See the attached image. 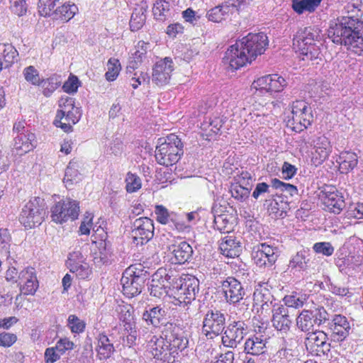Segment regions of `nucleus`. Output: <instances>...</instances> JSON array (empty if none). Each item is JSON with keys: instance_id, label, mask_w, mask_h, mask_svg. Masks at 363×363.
<instances>
[{"instance_id": "nucleus-1", "label": "nucleus", "mask_w": 363, "mask_h": 363, "mask_svg": "<svg viewBox=\"0 0 363 363\" xmlns=\"http://www.w3.org/2000/svg\"><path fill=\"white\" fill-rule=\"evenodd\" d=\"M148 338L147 346L154 358L167 363L174 361L172 353L184 350L189 343L182 326L171 321L164 325L161 336L149 335Z\"/></svg>"}, {"instance_id": "nucleus-2", "label": "nucleus", "mask_w": 363, "mask_h": 363, "mask_svg": "<svg viewBox=\"0 0 363 363\" xmlns=\"http://www.w3.org/2000/svg\"><path fill=\"white\" fill-rule=\"evenodd\" d=\"M362 9L363 4L361 2L349 3L345 7L349 15L338 18L337 22L330 24L328 35L334 43L345 46L347 33L350 34V32L346 33V30L362 33L359 28L362 25L360 18L363 14Z\"/></svg>"}, {"instance_id": "nucleus-3", "label": "nucleus", "mask_w": 363, "mask_h": 363, "mask_svg": "<svg viewBox=\"0 0 363 363\" xmlns=\"http://www.w3.org/2000/svg\"><path fill=\"white\" fill-rule=\"evenodd\" d=\"M183 153L181 139L172 133L166 138H159L155 157L158 164L168 167L176 164Z\"/></svg>"}, {"instance_id": "nucleus-4", "label": "nucleus", "mask_w": 363, "mask_h": 363, "mask_svg": "<svg viewBox=\"0 0 363 363\" xmlns=\"http://www.w3.org/2000/svg\"><path fill=\"white\" fill-rule=\"evenodd\" d=\"M330 314L323 306L303 309L296 318L298 330L308 334L314 330V326H320L329 320Z\"/></svg>"}, {"instance_id": "nucleus-5", "label": "nucleus", "mask_w": 363, "mask_h": 363, "mask_svg": "<svg viewBox=\"0 0 363 363\" xmlns=\"http://www.w3.org/2000/svg\"><path fill=\"white\" fill-rule=\"evenodd\" d=\"M45 214L44 200L40 197H35L23 207L19 220L25 228H32L42 223Z\"/></svg>"}, {"instance_id": "nucleus-6", "label": "nucleus", "mask_w": 363, "mask_h": 363, "mask_svg": "<svg viewBox=\"0 0 363 363\" xmlns=\"http://www.w3.org/2000/svg\"><path fill=\"white\" fill-rule=\"evenodd\" d=\"M291 125L296 132L306 129L313 121L311 107L303 100L294 101L291 106Z\"/></svg>"}, {"instance_id": "nucleus-7", "label": "nucleus", "mask_w": 363, "mask_h": 363, "mask_svg": "<svg viewBox=\"0 0 363 363\" xmlns=\"http://www.w3.org/2000/svg\"><path fill=\"white\" fill-rule=\"evenodd\" d=\"M225 315L220 310H208L203 320V333L208 339L221 335L225 328Z\"/></svg>"}, {"instance_id": "nucleus-8", "label": "nucleus", "mask_w": 363, "mask_h": 363, "mask_svg": "<svg viewBox=\"0 0 363 363\" xmlns=\"http://www.w3.org/2000/svg\"><path fill=\"white\" fill-rule=\"evenodd\" d=\"M248 327L242 320H234L225 326L221 337L222 344L227 347L235 349L247 334Z\"/></svg>"}, {"instance_id": "nucleus-9", "label": "nucleus", "mask_w": 363, "mask_h": 363, "mask_svg": "<svg viewBox=\"0 0 363 363\" xmlns=\"http://www.w3.org/2000/svg\"><path fill=\"white\" fill-rule=\"evenodd\" d=\"M79 212V202L67 199L60 201L51 208L52 220L57 223H62L69 219L75 220Z\"/></svg>"}, {"instance_id": "nucleus-10", "label": "nucleus", "mask_w": 363, "mask_h": 363, "mask_svg": "<svg viewBox=\"0 0 363 363\" xmlns=\"http://www.w3.org/2000/svg\"><path fill=\"white\" fill-rule=\"evenodd\" d=\"M239 40L240 47H244L251 61L263 54L269 43L267 36L264 33H249Z\"/></svg>"}, {"instance_id": "nucleus-11", "label": "nucleus", "mask_w": 363, "mask_h": 363, "mask_svg": "<svg viewBox=\"0 0 363 363\" xmlns=\"http://www.w3.org/2000/svg\"><path fill=\"white\" fill-rule=\"evenodd\" d=\"M305 344L307 350L315 356L326 355L330 351L328 335L323 330H315L306 334Z\"/></svg>"}, {"instance_id": "nucleus-12", "label": "nucleus", "mask_w": 363, "mask_h": 363, "mask_svg": "<svg viewBox=\"0 0 363 363\" xmlns=\"http://www.w3.org/2000/svg\"><path fill=\"white\" fill-rule=\"evenodd\" d=\"M154 235L153 221L147 217H141L135 220L133 224L131 236L135 245H143Z\"/></svg>"}, {"instance_id": "nucleus-13", "label": "nucleus", "mask_w": 363, "mask_h": 363, "mask_svg": "<svg viewBox=\"0 0 363 363\" xmlns=\"http://www.w3.org/2000/svg\"><path fill=\"white\" fill-rule=\"evenodd\" d=\"M324 206L332 213L339 214L345 206L342 194L334 186H326L320 191Z\"/></svg>"}, {"instance_id": "nucleus-14", "label": "nucleus", "mask_w": 363, "mask_h": 363, "mask_svg": "<svg viewBox=\"0 0 363 363\" xmlns=\"http://www.w3.org/2000/svg\"><path fill=\"white\" fill-rule=\"evenodd\" d=\"M286 84L285 79L277 74L261 77L252 83L253 87L261 93L280 92Z\"/></svg>"}, {"instance_id": "nucleus-15", "label": "nucleus", "mask_w": 363, "mask_h": 363, "mask_svg": "<svg viewBox=\"0 0 363 363\" xmlns=\"http://www.w3.org/2000/svg\"><path fill=\"white\" fill-rule=\"evenodd\" d=\"M169 308L163 304L148 305L142 314V319L147 325L158 328L167 323Z\"/></svg>"}, {"instance_id": "nucleus-16", "label": "nucleus", "mask_w": 363, "mask_h": 363, "mask_svg": "<svg viewBox=\"0 0 363 363\" xmlns=\"http://www.w3.org/2000/svg\"><path fill=\"white\" fill-rule=\"evenodd\" d=\"M240 41L238 40L231 45L223 57V62L229 64L230 67L235 70L252 62L244 47H240Z\"/></svg>"}, {"instance_id": "nucleus-17", "label": "nucleus", "mask_w": 363, "mask_h": 363, "mask_svg": "<svg viewBox=\"0 0 363 363\" xmlns=\"http://www.w3.org/2000/svg\"><path fill=\"white\" fill-rule=\"evenodd\" d=\"M272 326L282 335H286L293 325V318L289 315V308L284 305L274 306L272 311Z\"/></svg>"}, {"instance_id": "nucleus-18", "label": "nucleus", "mask_w": 363, "mask_h": 363, "mask_svg": "<svg viewBox=\"0 0 363 363\" xmlns=\"http://www.w3.org/2000/svg\"><path fill=\"white\" fill-rule=\"evenodd\" d=\"M221 289L226 301L230 304L239 303L245 296L242 284L233 277H228L222 281Z\"/></svg>"}, {"instance_id": "nucleus-19", "label": "nucleus", "mask_w": 363, "mask_h": 363, "mask_svg": "<svg viewBox=\"0 0 363 363\" xmlns=\"http://www.w3.org/2000/svg\"><path fill=\"white\" fill-rule=\"evenodd\" d=\"M277 249L262 243L252 252L254 263L259 267H270L277 259Z\"/></svg>"}, {"instance_id": "nucleus-20", "label": "nucleus", "mask_w": 363, "mask_h": 363, "mask_svg": "<svg viewBox=\"0 0 363 363\" xmlns=\"http://www.w3.org/2000/svg\"><path fill=\"white\" fill-rule=\"evenodd\" d=\"M332 332L331 338L335 342H342L350 335L352 328L347 318L342 315H335L327 322Z\"/></svg>"}, {"instance_id": "nucleus-21", "label": "nucleus", "mask_w": 363, "mask_h": 363, "mask_svg": "<svg viewBox=\"0 0 363 363\" xmlns=\"http://www.w3.org/2000/svg\"><path fill=\"white\" fill-rule=\"evenodd\" d=\"M306 143L313 147V159L317 160L318 164L324 162L332 151L330 143L324 135L309 137Z\"/></svg>"}, {"instance_id": "nucleus-22", "label": "nucleus", "mask_w": 363, "mask_h": 363, "mask_svg": "<svg viewBox=\"0 0 363 363\" xmlns=\"http://www.w3.org/2000/svg\"><path fill=\"white\" fill-rule=\"evenodd\" d=\"M173 70V62L170 57L161 59L153 67L152 79L157 85H164L169 82Z\"/></svg>"}, {"instance_id": "nucleus-23", "label": "nucleus", "mask_w": 363, "mask_h": 363, "mask_svg": "<svg viewBox=\"0 0 363 363\" xmlns=\"http://www.w3.org/2000/svg\"><path fill=\"white\" fill-rule=\"evenodd\" d=\"M132 269H125L121 279L123 294L128 298H133L139 295L144 286L143 279L138 277L133 278L131 277Z\"/></svg>"}, {"instance_id": "nucleus-24", "label": "nucleus", "mask_w": 363, "mask_h": 363, "mask_svg": "<svg viewBox=\"0 0 363 363\" xmlns=\"http://www.w3.org/2000/svg\"><path fill=\"white\" fill-rule=\"evenodd\" d=\"M67 266L70 272L75 274L79 279H86L91 272L89 264L84 261L82 253L78 251L69 253Z\"/></svg>"}, {"instance_id": "nucleus-25", "label": "nucleus", "mask_w": 363, "mask_h": 363, "mask_svg": "<svg viewBox=\"0 0 363 363\" xmlns=\"http://www.w3.org/2000/svg\"><path fill=\"white\" fill-rule=\"evenodd\" d=\"M18 285L21 293L25 295H33L38 287L35 270L33 267L23 269L18 274Z\"/></svg>"}, {"instance_id": "nucleus-26", "label": "nucleus", "mask_w": 363, "mask_h": 363, "mask_svg": "<svg viewBox=\"0 0 363 363\" xmlns=\"http://www.w3.org/2000/svg\"><path fill=\"white\" fill-rule=\"evenodd\" d=\"M36 147L35 135L31 132L27 134L16 135L14 137L12 152L14 155L22 156L32 151Z\"/></svg>"}, {"instance_id": "nucleus-27", "label": "nucleus", "mask_w": 363, "mask_h": 363, "mask_svg": "<svg viewBox=\"0 0 363 363\" xmlns=\"http://www.w3.org/2000/svg\"><path fill=\"white\" fill-rule=\"evenodd\" d=\"M155 213L157 220L163 225L172 223L177 230H183L187 228L182 221L181 216L162 205L155 206Z\"/></svg>"}, {"instance_id": "nucleus-28", "label": "nucleus", "mask_w": 363, "mask_h": 363, "mask_svg": "<svg viewBox=\"0 0 363 363\" xmlns=\"http://www.w3.org/2000/svg\"><path fill=\"white\" fill-rule=\"evenodd\" d=\"M113 337L112 335L108 336L104 333H99L96 337V357L101 360H107L115 352V347L113 342Z\"/></svg>"}, {"instance_id": "nucleus-29", "label": "nucleus", "mask_w": 363, "mask_h": 363, "mask_svg": "<svg viewBox=\"0 0 363 363\" xmlns=\"http://www.w3.org/2000/svg\"><path fill=\"white\" fill-rule=\"evenodd\" d=\"M321 30L315 26L300 28L294 37V45L299 46L308 43H320Z\"/></svg>"}, {"instance_id": "nucleus-30", "label": "nucleus", "mask_w": 363, "mask_h": 363, "mask_svg": "<svg viewBox=\"0 0 363 363\" xmlns=\"http://www.w3.org/2000/svg\"><path fill=\"white\" fill-rule=\"evenodd\" d=\"M169 252L173 255L172 262L178 264H183L189 262L194 254L192 247L186 241L178 244H174L168 247Z\"/></svg>"}, {"instance_id": "nucleus-31", "label": "nucleus", "mask_w": 363, "mask_h": 363, "mask_svg": "<svg viewBox=\"0 0 363 363\" xmlns=\"http://www.w3.org/2000/svg\"><path fill=\"white\" fill-rule=\"evenodd\" d=\"M267 337L260 333L249 337L244 344V352L247 354L259 356L265 352Z\"/></svg>"}, {"instance_id": "nucleus-32", "label": "nucleus", "mask_w": 363, "mask_h": 363, "mask_svg": "<svg viewBox=\"0 0 363 363\" xmlns=\"http://www.w3.org/2000/svg\"><path fill=\"white\" fill-rule=\"evenodd\" d=\"M171 277L167 274L163 277L162 272H157L152 276L149 290L153 296L160 298L167 293V288H169Z\"/></svg>"}, {"instance_id": "nucleus-33", "label": "nucleus", "mask_w": 363, "mask_h": 363, "mask_svg": "<svg viewBox=\"0 0 363 363\" xmlns=\"http://www.w3.org/2000/svg\"><path fill=\"white\" fill-rule=\"evenodd\" d=\"M180 290V298L184 302L190 303L199 292V280L194 276L187 277L181 284Z\"/></svg>"}, {"instance_id": "nucleus-34", "label": "nucleus", "mask_w": 363, "mask_h": 363, "mask_svg": "<svg viewBox=\"0 0 363 363\" xmlns=\"http://www.w3.org/2000/svg\"><path fill=\"white\" fill-rule=\"evenodd\" d=\"M266 202H269V213L273 214L275 217H284L289 209V202L286 199V196L283 194L272 196V199H267Z\"/></svg>"}, {"instance_id": "nucleus-35", "label": "nucleus", "mask_w": 363, "mask_h": 363, "mask_svg": "<svg viewBox=\"0 0 363 363\" xmlns=\"http://www.w3.org/2000/svg\"><path fill=\"white\" fill-rule=\"evenodd\" d=\"M312 255L308 249H302L294 255L290 262L289 267L298 272H305L311 266Z\"/></svg>"}, {"instance_id": "nucleus-36", "label": "nucleus", "mask_w": 363, "mask_h": 363, "mask_svg": "<svg viewBox=\"0 0 363 363\" xmlns=\"http://www.w3.org/2000/svg\"><path fill=\"white\" fill-rule=\"evenodd\" d=\"M337 162L339 164V170L342 174H347L357 167L358 163V157L356 153L344 151L342 152Z\"/></svg>"}, {"instance_id": "nucleus-37", "label": "nucleus", "mask_w": 363, "mask_h": 363, "mask_svg": "<svg viewBox=\"0 0 363 363\" xmlns=\"http://www.w3.org/2000/svg\"><path fill=\"white\" fill-rule=\"evenodd\" d=\"M79 165L78 162L73 160L70 161L65 169L63 182L66 188L69 189L73 185L80 182L82 180V174L79 171Z\"/></svg>"}, {"instance_id": "nucleus-38", "label": "nucleus", "mask_w": 363, "mask_h": 363, "mask_svg": "<svg viewBox=\"0 0 363 363\" xmlns=\"http://www.w3.org/2000/svg\"><path fill=\"white\" fill-rule=\"evenodd\" d=\"M116 313L118 318L124 323L125 329H131L134 325L133 308L130 304L122 302L116 307Z\"/></svg>"}, {"instance_id": "nucleus-39", "label": "nucleus", "mask_w": 363, "mask_h": 363, "mask_svg": "<svg viewBox=\"0 0 363 363\" xmlns=\"http://www.w3.org/2000/svg\"><path fill=\"white\" fill-rule=\"evenodd\" d=\"M350 32L347 33L345 46L347 50L352 52L363 56V31L362 33H352L351 30H346Z\"/></svg>"}, {"instance_id": "nucleus-40", "label": "nucleus", "mask_w": 363, "mask_h": 363, "mask_svg": "<svg viewBox=\"0 0 363 363\" xmlns=\"http://www.w3.org/2000/svg\"><path fill=\"white\" fill-rule=\"evenodd\" d=\"M99 252H96L94 262L97 265L107 264L111 262L113 255L111 244L106 240H101L98 243Z\"/></svg>"}, {"instance_id": "nucleus-41", "label": "nucleus", "mask_w": 363, "mask_h": 363, "mask_svg": "<svg viewBox=\"0 0 363 363\" xmlns=\"http://www.w3.org/2000/svg\"><path fill=\"white\" fill-rule=\"evenodd\" d=\"M222 254L228 257H238L240 252V245L231 236H226L220 244Z\"/></svg>"}, {"instance_id": "nucleus-42", "label": "nucleus", "mask_w": 363, "mask_h": 363, "mask_svg": "<svg viewBox=\"0 0 363 363\" xmlns=\"http://www.w3.org/2000/svg\"><path fill=\"white\" fill-rule=\"evenodd\" d=\"M320 45H322V42L308 43V44L299 45V46H296V48L300 54L303 56L302 59L303 60H313L319 58L320 55Z\"/></svg>"}, {"instance_id": "nucleus-43", "label": "nucleus", "mask_w": 363, "mask_h": 363, "mask_svg": "<svg viewBox=\"0 0 363 363\" xmlns=\"http://www.w3.org/2000/svg\"><path fill=\"white\" fill-rule=\"evenodd\" d=\"M308 298L309 295L306 294L293 291L291 294L286 295L283 298V301L285 307L297 309L303 308L307 303Z\"/></svg>"}, {"instance_id": "nucleus-44", "label": "nucleus", "mask_w": 363, "mask_h": 363, "mask_svg": "<svg viewBox=\"0 0 363 363\" xmlns=\"http://www.w3.org/2000/svg\"><path fill=\"white\" fill-rule=\"evenodd\" d=\"M77 11L78 8L75 4H65L57 6L51 16L54 19L67 22L74 17Z\"/></svg>"}, {"instance_id": "nucleus-45", "label": "nucleus", "mask_w": 363, "mask_h": 363, "mask_svg": "<svg viewBox=\"0 0 363 363\" xmlns=\"http://www.w3.org/2000/svg\"><path fill=\"white\" fill-rule=\"evenodd\" d=\"M146 11L147 7L143 5L134 9L129 23L132 31H138L143 26L146 21Z\"/></svg>"}, {"instance_id": "nucleus-46", "label": "nucleus", "mask_w": 363, "mask_h": 363, "mask_svg": "<svg viewBox=\"0 0 363 363\" xmlns=\"http://www.w3.org/2000/svg\"><path fill=\"white\" fill-rule=\"evenodd\" d=\"M254 301L257 305H260L262 310L267 309L270 306H276L274 302L275 298L271 292L266 288L257 289L254 292Z\"/></svg>"}, {"instance_id": "nucleus-47", "label": "nucleus", "mask_w": 363, "mask_h": 363, "mask_svg": "<svg viewBox=\"0 0 363 363\" xmlns=\"http://www.w3.org/2000/svg\"><path fill=\"white\" fill-rule=\"evenodd\" d=\"M322 0H291V7L298 14L312 13L320 6Z\"/></svg>"}, {"instance_id": "nucleus-48", "label": "nucleus", "mask_w": 363, "mask_h": 363, "mask_svg": "<svg viewBox=\"0 0 363 363\" xmlns=\"http://www.w3.org/2000/svg\"><path fill=\"white\" fill-rule=\"evenodd\" d=\"M230 13H231L230 6L225 3L209 10L207 13V17L209 21L220 22L223 19H225Z\"/></svg>"}, {"instance_id": "nucleus-49", "label": "nucleus", "mask_w": 363, "mask_h": 363, "mask_svg": "<svg viewBox=\"0 0 363 363\" xmlns=\"http://www.w3.org/2000/svg\"><path fill=\"white\" fill-rule=\"evenodd\" d=\"M230 192L232 197L240 202L245 201L250 194V189L248 186L233 183L230 185Z\"/></svg>"}, {"instance_id": "nucleus-50", "label": "nucleus", "mask_w": 363, "mask_h": 363, "mask_svg": "<svg viewBox=\"0 0 363 363\" xmlns=\"http://www.w3.org/2000/svg\"><path fill=\"white\" fill-rule=\"evenodd\" d=\"M60 76L56 74L51 76L46 79H42V85L43 88V94L45 96L49 97L58 88L61 84Z\"/></svg>"}, {"instance_id": "nucleus-51", "label": "nucleus", "mask_w": 363, "mask_h": 363, "mask_svg": "<svg viewBox=\"0 0 363 363\" xmlns=\"http://www.w3.org/2000/svg\"><path fill=\"white\" fill-rule=\"evenodd\" d=\"M169 3L166 1H156L152 8L155 18L158 21H164L169 15Z\"/></svg>"}, {"instance_id": "nucleus-52", "label": "nucleus", "mask_w": 363, "mask_h": 363, "mask_svg": "<svg viewBox=\"0 0 363 363\" xmlns=\"http://www.w3.org/2000/svg\"><path fill=\"white\" fill-rule=\"evenodd\" d=\"M60 110L57 111L54 123L57 124V118L62 120L65 117V113H68L69 110L73 109L74 106V99L72 97H62L59 101Z\"/></svg>"}, {"instance_id": "nucleus-53", "label": "nucleus", "mask_w": 363, "mask_h": 363, "mask_svg": "<svg viewBox=\"0 0 363 363\" xmlns=\"http://www.w3.org/2000/svg\"><path fill=\"white\" fill-rule=\"evenodd\" d=\"M230 218L231 216L225 213L214 215V228L222 233L230 232L232 228L230 223Z\"/></svg>"}, {"instance_id": "nucleus-54", "label": "nucleus", "mask_w": 363, "mask_h": 363, "mask_svg": "<svg viewBox=\"0 0 363 363\" xmlns=\"http://www.w3.org/2000/svg\"><path fill=\"white\" fill-rule=\"evenodd\" d=\"M60 0H39L38 8L40 16H51Z\"/></svg>"}, {"instance_id": "nucleus-55", "label": "nucleus", "mask_w": 363, "mask_h": 363, "mask_svg": "<svg viewBox=\"0 0 363 363\" xmlns=\"http://www.w3.org/2000/svg\"><path fill=\"white\" fill-rule=\"evenodd\" d=\"M4 49L2 52V60L5 62L6 68H9L16 60L18 52L17 50L11 44L4 45Z\"/></svg>"}, {"instance_id": "nucleus-56", "label": "nucleus", "mask_w": 363, "mask_h": 363, "mask_svg": "<svg viewBox=\"0 0 363 363\" xmlns=\"http://www.w3.org/2000/svg\"><path fill=\"white\" fill-rule=\"evenodd\" d=\"M107 72L105 74L106 79L108 82L114 81L121 71V67L118 59L110 58L107 63Z\"/></svg>"}, {"instance_id": "nucleus-57", "label": "nucleus", "mask_w": 363, "mask_h": 363, "mask_svg": "<svg viewBox=\"0 0 363 363\" xmlns=\"http://www.w3.org/2000/svg\"><path fill=\"white\" fill-rule=\"evenodd\" d=\"M125 183L126 191L130 194L138 191L142 186V182L140 177L130 172L127 173Z\"/></svg>"}, {"instance_id": "nucleus-58", "label": "nucleus", "mask_w": 363, "mask_h": 363, "mask_svg": "<svg viewBox=\"0 0 363 363\" xmlns=\"http://www.w3.org/2000/svg\"><path fill=\"white\" fill-rule=\"evenodd\" d=\"M23 74L25 79L33 85L39 86L42 84L39 72L34 66L30 65L24 68Z\"/></svg>"}, {"instance_id": "nucleus-59", "label": "nucleus", "mask_w": 363, "mask_h": 363, "mask_svg": "<svg viewBox=\"0 0 363 363\" xmlns=\"http://www.w3.org/2000/svg\"><path fill=\"white\" fill-rule=\"evenodd\" d=\"M9 9L12 13L18 17L23 16L28 11V4L26 0H9Z\"/></svg>"}, {"instance_id": "nucleus-60", "label": "nucleus", "mask_w": 363, "mask_h": 363, "mask_svg": "<svg viewBox=\"0 0 363 363\" xmlns=\"http://www.w3.org/2000/svg\"><path fill=\"white\" fill-rule=\"evenodd\" d=\"M67 326L74 333H81L84 329L86 324L75 315H69L67 319Z\"/></svg>"}, {"instance_id": "nucleus-61", "label": "nucleus", "mask_w": 363, "mask_h": 363, "mask_svg": "<svg viewBox=\"0 0 363 363\" xmlns=\"http://www.w3.org/2000/svg\"><path fill=\"white\" fill-rule=\"evenodd\" d=\"M313 250L318 254H322L325 256H330L334 252V247L330 242H320L313 245Z\"/></svg>"}, {"instance_id": "nucleus-62", "label": "nucleus", "mask_w": 363, "mask_h": 363, "mask_svg": "<svg viewBox=\"0 0 363 363\" xmlns=\"http://www.w3.org/2000/svg\"><path fill=\"white\" fill-rule=\"evenodd\" d=\"M80 85L79 79L75 76H71L65 82L62 86V89L65 92L68 94H74L77 91V89Z\"/></svg>"}, {"instance_id": "nucleus-63", "label": "nucleus", "mask_w": 363, "mask_h": 363, "mask_svg": "<svg viewBox=\"0 0 363 363\" xmlns=\"http://www.w3.org/2000/svg\"><path fill=\"white\" fill-rule=\"evenodd\" d=\"M11 236L7 229H0V248L6 255L9 254Z\"/></svg>"}, {"instance_id": "nucleus-64", "label": "nucleus", "mask_w": 363, "mask_h": 363, "mask_svg": "<svg viewBox=\"0 0 363 363\" xmlns=\"http://www.w3.org/2000/svg\"><path fill=\"white\" fill-rule=\"evenodd\" d=\"M266 194H271V186L265 182H260L256 184L252 196L257 200L261 196H264Z\"/></svg>"}]
</instances>
